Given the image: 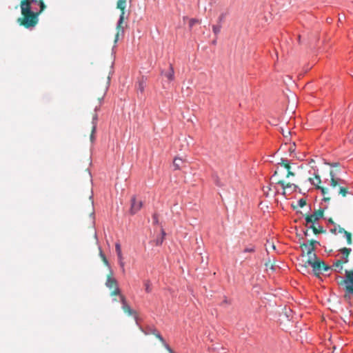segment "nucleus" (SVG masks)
<instances>
[{"mask_svg": "<svg viewBox=\"0 0 353 353\" xmlns=\"http://www.w3.org/2000/svg\"><path fill=\"white\" fill-rule=\"evenodd\" d=\"M221 29V24L214 25L212 26V31H213V32H214V34L215 35H217L220 32Z\"/></svg>", "mask_w": 353, "mask_h": 353, "instance_id": "26", "label": "nucleus"}, {"mask_svg": "<svg viewBox=\"0 0 353 353\" xmlns=\"http://www.w3.org/2000/svg\"><path fill=\"white\" fill-rule=\"evenodd\" d=\"M164 76L169 80L172 81L174 78V71L172 65L170 64L169 70L164 72Z\"/></svg>", "mask_w": 353, "mask_h": 353, "instance_id": "15", "label": "nucleus"}, {"mask_svg": "<svg viewBox=\"0 0 353 353\" xmlns=\"http://www.w3.org/2000/svg\"><path fill=\"white\" fill-rule=\"evenodd\" d=\"M152 334L165 345V348L168 350L169 352L172 353V349L165 343L163 338L157 330H154Z\"/></svg>", "mask_w": 353, "mask_h": 353, "instance_id": "13", "label": "nucleus"}, {"mask_svg": "<svg viewBox=\"0 0 353 353\" xmlns=\"http://www.w3.org/2000/svg\"><path fill=\"white\" fill-rule=\"evenodd\" d=\"M99 256H100L102 261L103 262L104 265L110 268L109 262H108L107 258L105 257V254L103 253L101 248H99Z\"/></svg>", "mask_w": 353, "mask_h": 353, "instance_id": "23", "label": "nucleus"}, {"mask_svg": "<svg viewBox=\"0 0 353 353\" xmlns=\"http://www.w3.org/2000/svg\"><path fill=\"white\" fill-rule=\"evenodd\" d=\"M316 243H319V242L314 239H311L309 241V243L307 244L312 245V248H314V244Z\"/></svg>", "mask_w": 353, "mask_h": 353, "instance_id": "36", "label": "nucleus"}, {"mask_svg": "<svg viewBox=\"0 0 353 353\" xmlns=\"http://www.w3.org/2000/svg\"><path fill=\"white\" fill-rule=\"evenodd\" d=\"M21 17L17 23L26 28L35 27L39 22V16L46 9L43 0H21L20 3Z\"/></svg>", "mask_w": 353, "mask_h": 353, "instance_id": "1", "label": "nucleus"}, {"mask_svg": "<svg viewBox=\"0 0 353 353\" xmlns=\"http://www.w3.org/2000/svg\"><path fill=\"white\" fill-rule=\"evenodd\" d=\"M105 286L111 290V296L121 295L118 286V282L117 279L113 277V272L111 270H110V272L107 275Z\"/></svg>", "mask_w": 353, "mask_h": 353, "instance_id": "6", "label": "nucleus"}, {"mask_svg": "<svg viewBox=\"0 0 353 353\" xmlns=\"http://www.w3.org/2000/svg\"><path fill=\"white\" fill-rule=\"evenodd\" d=\"M278 174V170H275L274 176H276Z\"/></svg>", "mask_w": 353, "mask_h": 353, "instance_id": "45", "label": "nucleus"}, {"mask_svg": "<svg viewBox=\"0 0 353 353\" xmlns=\"http://www.w3.org/2000/svg\"><path fill=\"white\" fill-rule=\"evenodd\" d=\"M337 225H334V227L330 230V232H331L332 234H336V232H338V228H337Z\"/></svg>", "mask_w": 353, "mask_h": 353, "instance_id": "35", "label": "nucleus"}, {"mask_svg": "<svg viewBox=\"0 0 353 353\" xmlns=\"http://www.w3.org/2000/svg\"><path fill=\"white\" fill-rule=\"evenodd\" d=\"M306 205V201L304 199H301L298 201V205L300 208H303Z\"/></svg>", "mask_w": 353, "mask_h": 353, "instance_id": "31", "label": "nucleus"}, {"mask_svg": "<svg viewBox=\"0 0 353 353\" xmlns=\"http://www.w3.org/2000/svg\"><path fill=\"white\" fill-rule=\"evenodd\" d=\"M339 285L344 287L345 298L350 294L353 295V270H345V277L339 281Z\"/></svg>", "mask_w": 353, "mask_h": 353, "instance_id": "5", "label": "nucleus"}, {"mask_svg": "<svg viewBox=\"0 0 353 353\" xmlns=\"http://www.w3.org/2000/svg\"><path fill=\"white\" fill-rule=\"evenodd\" d=\"M145 290L147 293H150L152 291L151 282L149 280H145L143 283Z\"/></svg>", "mask_w": 353, "mask_h": 353, "instance_id": "24", "label": "nucleus"}, {"mask_svg": "<svg viewBox=\"0 0 353 353\" xmlns=\"http://www.w3.org/2000/svg\"><path fill=\"white\" fill-rule=\"evenodd\" d=\"M300 247L303 253L307 255L308 258L312 257V259H316V255L314 253L315 248H312V245L305 243H301Z\"/></svg>", "mask_w": 353, "mask_h": 353, "instance_id": "9", "label": "nucleus"}, {"mask_svg": "<svg viewBox=\"0 0 353 353\" xmlns=\"http://www.w3.org/2000/svg\"><path fill=\"white\" fill-rule=\"evenodd\" d=\"M117 256H118L119 261H121V260H123V254H122V252H121V253H119V254H117Z\"/></svg>", "mask_w": 353, "mask_h": 353, "instance_id": "41", "label": "nucleus"}, {"mask_svg": "<svg viewBox=\"0 0 353 353\" xmlns=\"http://www.w3.org/2000/svg\"><path fill=\"white\" fill-rule=\"evenodd\" d=\"M140 90H141V91L142 92V91H143V87H141V88H140Z\"/></svg>", "mask_w": 353, "mask_h": 353, "instance_id": "49", "label": "nucleus"}, {"mask_svg": "<svg viewBox=\"0 0 353 353\" xmlns=\"http://www.w3.org/2000/svg\"><path fill=\"white\" fill-rule=\"evenodd\" d=\"M126 1L127 0H118L117 1V8L121 10V14H120L119 19V21L117 25V34L115 35L114 43L117 42V41L119 39V34L121 33H122V34L123 33V24L124 23V18H125L124 15H125V7H126Z\"/></svg>", "mask_w": 353, "mask_h": 353, "instance_id": "4", "label": "nucleus"}, {"mask_svg": "<svg viewBox=\"0 0 353 353\" xmlns=\"http://www.w3.org/2000/svg\"><path fill=\"white\" fill-rule=\"evenodd\" d=\"M324 214V210L323 209H319L316 210L313 214L310 215H305V221L306 223L308 224L310 223H314L316 221H319L321 218H323Z\"/></svg>", "mask_w": 353, "mask_h": 353, "instance_id": "8", "label": "nucleus"}, {"mask_svg": "<svg viewBox=\"0 0 353 353\" xmlns=\"http://www.w3.org/2000/svg\"><path fill=\"white\" fill-rule=\"evenodd\" d=\"M201 21L196 19H191L189 21V26L190 28H192L196 23H200Z\"/></svg>", "mask_w": 353, "mask_h": 353, "instance_id": "29", "label": "nucleus"}, {"mask_svg": "<svg viewBox=\"0 0 353 353\" xmlns=\"http://www.w3.org/2000/svg\"><path fill=\"white\" fill-rule=\"evenodd\" d=\"M120 300L122 303V309L125 313L128 315H132L133 314L132 310L130 308V306L127 303L126 299L123 295H120Z\"/></svg>", "mask_w": 353, "mask_h": 353, "instance_id": "11", "label": "nucleus"}, {"mask_svg": "<svg viewBox=\"0 0 353 353\" xmlns=\"http://www.w3.org/2000/svg\"><path fill=\"white\" fill-rule=\"evenodd\" d=\"M342 20V18L339 17V21L341 22Z\"/></svg>", "mask_w": 353, "mask_h": 353, "instance_id": "51", "label": "nucleus"}, {"mask_svg": "<svg viewBox=\"0 0 353 353\" xmlns=\"http://www.w3.org/2000/svg\"><path fill=\"white\" fill-rule=\"evenodd\" d=\"M295 176V173L292 172L291 170H289L288 172H287V174H286V177L288 178L290 176Z\"/></svg>", "mask_w": 353, "mask_h": 353, "instance_id": "38", "label": "nucleus"}, {"mask_svg": "<svg viewBox=\"0 0 353 353\" xmlns=\"http://www.w3.org/2000/svg\"><path fill=\"white\" fill-rule=\"evenodd\" d=\"M337 228H338V232L339 233L344 234V235H345V233L347 232L343 228H341L339 225H337Z\"/></svg>", "mask_w": 353, "mask_h": 353, "instance_id": "33", "label": "nucleus"}, {"mask_svg": "<svg viewBox=\"0 0 353 353\" xmlns=\"http://www.w3.org/2000/svg\"><path fill=\"white\" fill-rule=\"evenodd\" d=\"M109 81H110V77H108V81H107V84H108V83H109Z\"/></svg>", "mask_w": 353, "mask_h": 353, "instance_id": "48", "label": "nucleus"}, {"mask_svg": "<svg viewBox=\"0 0 353 353\" xmlns=\"http://www.w3.org/2000/svg\"><path fill=\"white\" fill-rule=\"evenodd\" d=\"M269 245H270V248H272V250H275L276 247L274 243H271L269 244Z\"/></svg>", "mask_w": 353, "mask_h": 353, "instance_id": "43", "label": "nucleus"}, {"mask_svg": "<svg viewBox=\"0 0 353 353\" xmlns=\"http://www.w3.org/2000/svg\"><path fill=\"white\" fill-rule=\"evenodd\" d=\"M306 263L312 268V272L316 276H319L323 272H327L331 269L330 266L326 265L323 261L317 258L312 259V257H310L306 261Z\"/></svg>", "mask_w": 353, "mask_h": 353, "instance_id": "3", "label": "nucleus"}, {"mask_svg": "<svg viewBox=\"0 0 353 353\" xmlns=\"http://www.w3.org/2000/svg\"><path fill=\"white\" fill-rule=\"evenodd\" d=\"M310 228L312 230L313 232L315 234H318L325 233V231L323 230V227H321V226H319V228H316L315 225H312Z\"/></svg>", "mask_w": 353, "mask_h": 353, "instance_id": "20", "label": "nucleus"}, {"mask_svg": "<svg viewBox=\"0 0 353 353\" xmlns=\"http://www.w3.org/2000/svg\"><path fill=\"white\" fill-rule=\"evenodd\" d=\"M97 119H98L97 114H94L92 117L93 125H92V132H91V134H90V140L92 142L93 141L94 137V134L96 131Z\"/></svg>", "mask_w": 353, "mask_h": 353, "instance_id": "14", "label": "nucleus"}, {"mask_svg": "<svg viewBox=\"0 0 353 353\" xmlns=\"http://www.w3.org/2000/svg\"><path fill=\"white\" fill-rule=\"evenodd\" d=\"M99 109L97 106L95 107V111H97Z\"/></svg>", "mask_w": 353, "mask_h": 353, "instance_id": "50", "label": "nucleus"}, {"mask_svg": "<svg viewBox=\"0 0 353 353\" xmlns=\"http://www.w3.org/2000/svg\"><path fill=\"white\" fill-rule=\"evenodd\" d=\"M278 164L283 166L286 169L287 172L291 170L290 164L287 159H281V162L279 163Z\"/></svg>", "mask_w": 353, "mask_h": 353, "instance_id": "19", "label": "nucleus"}, {"mask_svg": "<svg viewBox=\"0 0 353 353\" xmlns=\"http://www.w3.org/2000/svg\"><path fill=\"white\" fill-rule=\"evenodd\" d=\"M224 19H225V14H221L219 17V19H218V22L219 23V24H221L222 21H223Z\"/></svg>", "mask_w": 353, "mask_h": 353, "instance_id": "37", "label": "nucleus"}, {"mask_svg": "<svg viewBox=\"0 0 353 353\" xmlns=\"http://www.w3.org/2000/svg\"><path fill=\"white\" fill-rule=\"evenodd\" d=\"M328 222L330 223L331 224L334 225H336L332 218H330L328 219Z\"/></svg>", "mask_w": 353, "mask_h": 353, "instance_id": "42", "label": "nucleus"}, {"mask_svg": "<svg viewBox=\"0 0 353 353\" xmlns=\"http://www.w3.org/2000/svg\"><path fill=\"white\" fill-rule=\"evenodd\" d=\"M351 140H352V141H353V137L352 138V139H351Z\"/></svg>", "mask_w": 353, "mask_h": 353, "instance_id": "53", "label": "nucleus"}, {"mask_svg": "<svg viewBox=\"0 0 353 353\" xmlns=\"http://www.w3.org/2000/svg\"><path fill=\"white\" fill-rule=\"evenodd\" d=\"M276 183L281 185V186L282 187L283 190H285L287 188H290L292 187H294V189H296L297 188L296 185H295L294 183H286L283 179H277L276 181Z\"/></svg>", "mask_w": 353, "mask_h": 353, "instance_id": "12", "label": "nucleus"}, {"mask_svg": "<svg viewBox=\"0 0 353 353\" xmlns=\"http://www.w3.org/2000/svg\"><path fill=\"white\" fill-rule=\"evenodd\" d=\"M254 249L253 248H245L244 250V252H254Z\"/></svg>", "mask_w": 353, "mask_h": 353, "instance_id": "39", "label": "nucleus"}, {"mask_svg": "<svg viewBox=\"0 0 353 353\" xmlns=\"http://www.w3.org/2000/svg\"><path fill=\"white\" fill-rule=\"evenodd\" d=\"M337 165H338L337 163L331 164V165H332V166H337Z\"/></svg>", "mask_w": 353, "mask_h": 353, "instance_id": "47", "label": "nucleus"}, {"mask_svg": "<svg viewBox=\"0 0 353 353\" xmlns=\"http://www.w3.org/2000/svg\"><path fill=\"white\" fill-rule=\"evenodd\" d=\"M345 236L346 238L347 245H351L352 243V234L350 232H347Z\"/></svg>", "mask_w": 353, "mask_h": 353, "instance_id": "27", "label": "nucleus"}, {"mask_svg": "<svg viewBox=\"0 0 353 353\" xmlns=\"http://www.w3.org/2000/svg\"><path fill=\"white\" fill-rule=\"evenodd\" d=\"M143 203L141 201L137 200L135 196L131 199V208L130 212L132 214L137 213L142 208Z\"/></svg>", "mask_w": 353, "mask_h": 353, "instance_id": "10", "label": "nucleus"}, {"mask_svg": "<svg viewBox=\"0 0 353 353\" xmlns=\"http://www.w3.org/2000/svg\"><path fill=\"white\" fill-rule=\"evenodd\" d=\"M99 256H100L102 261L103 262L104 265L110 268L109 262H108L107 258L105 257V254L103 253L101 248H99Z\"/></svg>", "mask_w": 353, "mask_h": 353, "instance_id": "22", "label": "nucleus"}, {"mask_svg": "<svg viewBox=\"0 0 353 353\" xmlns=\"http://www.w3.org/2000/svg\"><path fill=\"white\" fill-rule=\"evenodd\" d=\"M119 262L120 266L123 269V271H124V262L123 261V260L119 261Z\"/></svg>", "mask_w": 353, "mask_h": 353, "instance_id": "40", "label": "nucleus"}, {"mask_svg": "<svg viewBox=\"0 0 353 353\" xmlns=\"http://www.w3.org/2000/svg\"><path fill=\"white\" fill-rule=\"evenodd\" d=\"M330 175V186L332 188L339 187L338 194L345 196L348 194V188L343 186L345 181L337 176L336 170H331Z\"/></svg>", "mask_w": 353, "mask_h": 353, "instance_id": "2", "label": "nucleus"}, {"mask_svg": "<svg viewBox=\"0 0 353 353\" xmlns=\"http://www.w3.org/2000/svg\"><path fill=\"white\" fill-rule=\"evenodd\" d=\"M308 181L314 185L316 189L320 190L321 194L323 195V201H330L331 199V196H330V190L327 188H324L321 186V180L320 176L318 174H315L314 179L309 178Z\"/></svg>", "mask_w": 353, "mask_h": 353, "instance_id": "7", "label": "nucleus"}, {"mask_svg": "<svg viewBox=\"0 0 353 353\" xmlns=\"http://www.w3.org/2000/svg\"><path fill=\"white\" fill-rule=\"evenodd\" d=\"M266 250L269 252V248L268 247H266Z\"/></svg>", "mask_w": 353, "mask_h": 353, "instance_id": "52", "label": "nucleus"}, {"mask_svg": "<svg viewBox=\"0 0 353 353\" xmlns=\"http://www.w3.org/2000/svg\"><path fill=\"white\" fill-rule=\"evenodd\" d=\"M307 265L308 263L305 262V264H299V267H300V271H302L303 272H307Z\"/></svg>", "mask_w": 353, "mask_h": 353, "instance_id": "30", "label": "nucleus"}, {"mask_svg": "<svg viewBox=\"0 0 353 353\" xmlns=\"http://www.w3.org/2000/svg\"><path fill=\"white\" fill-rule=\"evenodd\" d=\"M343 263H345L344 261H342L341 260L336 261L333 264V268H334V270L338 272H341L343 269Z\"/></svg>", "mask_w": 353, "mask_h": 353, "instance_id": "16", "label": "nucleus"}, {"mask_svg": "<svg viewBox=\"0 0 353 353\" xmlns=\"http://www.w3.org/2000/svg\"><path fill=\"white\" fill-rule=\"evenodd\" d=\"M295 147H296V145H295V143H292V144H290V147H289V149H288L289 152H290V153L294 152V150H295Z\"/></svg>", "mask_w": 353, "mask_h": 353, "instance_id": "34", "label": "nucleus"}, {"mask_svg": "<svg viewBox=\"0 0 353 353\" xmlns=\"http://www.w3.org/2000/svg\"><path fill=\"white\" fill-rule=\"evenodd\" d=\"M107 90H108V85L104 86V88L102 89L101 93L97 97V99L99 101H101V100L103 99Z\"/></svg>", "mask_w": 353, "mask_h": 353, "instance_id": "25", "label": "nucleus"}, {"mask_svg": "<svg viewBox=\"0 0 353 353\" xmlns=\"http://www.w3.org/2000/svg\"><path fill=\"white\" fill-rule=\"evenodd\" d=\"M115 250H116L117 254L121 253V245L119 243H117L115 244Z\"/></svg>", "mask_w": 353, "mask_h": 353, "instance_id": "32", "label": "nucleus"}, {"mask_svg": "<svg viewBox=\"0 0 353 353\" xmlns=\"http://www.w3.org/2000/svg\"><path fill=\"white\" fill-rule=\"evenodd\" d=\"M216 184L217 185H219V186L222 185V184H221V183H219V181H218V180H217V181H216Z\"/></svg>", "mask_w": 353, "mask_h": 353, "instance_id": "44", "label": "nucleus"}, {"mask_svg": "<svg viewBox=\"0 0 353 353\" xmlns=\"http://www.w3.org/2000/svg\"><path fill=\"white\" fill-rule=\"evenodd\" d=\"M340 252L345 257V260L344 261V263H347L348 262V256L351 252V249L347 248H343L340 250Z\"/></svg>", "mask_w": 353, "mask_h": 353, "instance_id": "17", "label": "nucleus"}, {"mask_svg": "<svg viewBox=\"0 0 353 353\" xmlns=\"http://www.w3.org/2000/svg\"><path fill=\"white\" fill-rule=\"evenodd\" d=\"M99 256H100L102 261L103 262L104 265L110 268L109 262H108L107 258L105 257V254L103 253L101 248H99Z\"/></svg>", "mask_w": 353, "mask_h": 353, "instance_id": "21", "label": "nucleus"}, {"mask_svg": "<svg viewBox=\"0 0 353 353\" xmlns=\"http://www.w3.org/2000/svg\"><path fill=\"white\" fill-rule=\"evenodd\" d=\"M216 40H214V41H212V43H213V44H214V45L216 44Z\"/></svg>", "mask_w": 353, "mask_h": 353, "instance_id": "46", "label": "nucleus"}, {"mask_svg": "<svg viewBox=\"0 0 353 353\" xmlns=\"http://www.w3.org/2000/svg\"><path fill=\"white\" fill-rule=\"evenodd\" d=\"M162 232V237L160 238V239H157L155 241V244L157 245H161V243H163V239H164V236L165 235V233L163 230L161 231Z\"/></svg>", "mask_w": 353, "mask_h": 353, "instance_id": "28", "label": "nucleus"}, {"mask_svg": "<svg viewBox=\"0 0 353 353\" xmlns=\"http://www.w3.org/2000/svg\"><path fill=\"white\" fill-rule=\"evenodd\" d=\"M183 163V161L180 158H175L173 161V165L176 170H179L181 168V165Z\"/></svg>", "mask_w": 353, "mask_h": 353, "instance_id": "18", "label": "nucleus"}]
</instances>
